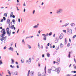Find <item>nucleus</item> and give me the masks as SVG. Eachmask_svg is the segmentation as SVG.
Masks as SVG:
<instances>
[{
	"mask_svg": "<svg viewBox=\"0 0 76 76\" xmlns=\"http://www.w3.org/2000/svg\"><path fill=\"white\" fill-rule=\"evenodd\" d=\"M1 32L3 34H1V37H4V35L6 34V31H5V29L4 28L3 29L2 31H1Z\"/></svg>",
	"mask_w": 76,
	"mask_h": 76,
	"instance_id": "f257e3e1",
	"label": "nucleus"
},
{
	"mask_svg": "<svg viewBox=\"0 0 76 76\" xmlns=\"http://www.w3.org/2000/svg\"><path fill=\"white\" fill-rule=\"evenodd\" d=\"M6 31L7 34H8V35L9 36H10V35L11 34V30H10L9 32V28L7 27L6 29Z\"/></svg>",
	"mask_w": 76,
	"mask_h": 76,
	"instance_id": "f03ea898",
	"label": "nucleus"
},
{
	"mask_svg": "<svg viewBox=\"0 0 76 76\" xmlns=\"http://www.w3.org/2000/svg\"><path fill=\"white\" fill-rule=\"evenodd\" d=\"M6 37H2L1 39V41H4V43H5V42H6Z\"/></svg>",
	"mask_w": 76,
	"mask_h": 76,
	"instance_id": "7ed1b4c3",
	"label": "nucleus"
},
{
	"mask_svg": "<svg viewBox=\"0 0 76 76\" xmlns=\"http://www.w3.org/2000/svg\"><path fill=\"white\" fill-rule=\"evenodd\" d=\"M67 33L68 35H70V34H72V30L70 29L69 30H68Z\"/></svg>",
	"mask_w": 76,
	"mask_h": 76,
	"instance_id": "20e7f679",
	"label": "nucleus"
},
{
	"mask_svg": "<svg viewBox=\"0 0 76 76\" xmlns=\"http://www.w3.org/2000/svg\"><path fill=\"white\" fill-rule=\"evenodd\" d=\"M31 58H29L28 61L27 60L26 61V63H27L28 64L31 63Z\"/></svg>",
	"mask_w": 76,
	"mask_h": 76,
	"instance_id": "39448f33",
	"label": "nucleus"
},
{
	"mask_svg": "<svg viewBox=\"0 0 76 76\" xmlns=\"http://www.w3.org/2000/svg\"><path fill=\"white\" fill-rule=\"evenodd\" d=\"M63 36H64V35L63 34H61L59 36V38L60 39H62L63 37Z\"/></svg>",
	"mask_w": 76,
	"mask_h": 76,
	"instance_id": "423d86ee",
	"label": "nucleus"
},
{
	"mask_svg": "<svg viewBox=\"0 0 76 76\" xmlns=\"http://www.w3.org/2000/svg\"><path fill=\"white\" fill-rule=\"evenodd\" d=\"M60 59L59 58H58L57 59V61L56 62V63L57 64H59L60 63Z\"/></svg>",
	"mask_w": 76,
	"mask_h": 76,
	"instance_id": "0eeeda50",
	"label": "nucleus"
},
{
	"mask_svg": "<svg viewBox=\"0 0 76 76\" xmlns=\"http://www.w3.org/2000/svg\"><path fill=\"white\" fill-rule=\"evenodd\" d=\"M56 68L54 67H52L51 68V70H52L53 71H56Z\"/></svg>",
	"mask_w": 76,
	"mask_h": 76,
	"instance_id": "6e6552de",
	"label": "nucleus"
},
{
	"mask_svg": "<svg viewBox=\"0 0 76 76\" xmlns=\"http://www.w3.org/2000/svg\"><path fill=\"white\" fill-rule=\"evenodd\" d=\"M55 71L56 72H57L58 73H59L60 72V70H59V69H58V68H56Z\"/></svg>",
	"mask_w": 76,
	"mask_h": 76,
	"instance_id": "1a4fd4ad",
	"label": "nucleus"
},
{
	"mask_svg": "<svg viewBox=\"0 0 76 76\" xmlns=\"http://www.w3.org/2000/svg\"><path fill=\"white\" fill-rule=\"evenodd\" d=\"M10 28H11L12 29H13V28L14 30H15V29H16V28L14 27V25H13L12 26H10Z\"/></svg>",
	"mask_w": 76,
	"mask_h": 76,
	"instance_id": "9d476101",
	"label": "nucleus"
},
{
	"mask_svg": "<svg viewBox=\"0 0 76 76\" xmlns=\"http://www.w3.org/2000/svg\"><path fill=\"white\" fill-rule=\"evenodd\" d=\"M58 39H57V38H56L55 39V42L56 43H57L58 42Z\"/></svg>",
	"mask_w": 76,
	"mask_h": 76,
	"instance_id": "9b49d317",
	"label": "nucleus"
},
{
	"mask_svg": "<svg viewBox=\"0 0 76 76\" xmlns=\"http://www.w3.org/2000/svg\"><path fill=\"white\" fill-rule=\"evenodd\" d=\"M64 46V45H63V43H61L60 44V47L61 48H62V47H63V46Z\"/></svg>",
	"mask_w": 76,
	"mask_h": 76,
	"instance_id": "f8f14e48",
	"label": "nucleus"
},
{
	"mask_svg": "<svg viewBox=\"0 0 76 76\" xmlns=\"http://www.w3.org/2000/svg\"><path fill=\"white\" fill-rule=\"evenodd\" d=\"M9 50H11L12 51H13V48H12V47H10L9 48Z\"/></svg>",
	"mask_w": 76,
	"mask_h": 76,
	"instance_id": "ddd939ff",
	"label": "nucleus"
},
{
	"mask_svg": "<svg viewBox=\"0 0 76 76\" xmlns=\"http://www.w3.org/2000/svg\"><path fill=\"white\" fill-rule=\"evenodd\" d=\"M71 54V52H69V55H68V57L69 58H70V54Z\"/></svg>",
	"mask_w": 76,
	"mask_h": 76,
	"instance_id": "4468645a",
	"label": "nucleus"
},
{
	"mask_svg": "<svg viewBox=\"0 0 76 76\" xmlns=\"http://www.w3.org/2000/svg\"><path fill=\"white\" fill-rule=\"evenodd\" d=\"M13 15V12H11L10 14V18H12V15Z\"/></svg>",
	"mask_w": 76,
	"mask_h": 76,
	"instance_id": "2eb2a0df",
	"label": "nucleus"
},
{
	"mask_svg": "<svg viewBox=\"0 0 76 76\" xmlns=\"http://www.w3.org/2000/svg\"><path fill=\"white\" fill-rule=\"evenodd\" d=\"M7 23L9 24L10 23V20L8 19L7 21Z\"/></svg>",
	"mask_w": 76,
	"mask_h": 76,
	"instance_id": "dca6fc26",
	"label": "nucleus"
},
{
	"mask_svg": "<svg viewBox=\"0 0 76 76\" xmlns=\"http://www.w3.org/2000/svg\"><path fill=\"white\" fill-rule=\"evenodd\" d=\"M56 50H58L59 48V46H57L56 47Z\"/></svg>",
	"mask_w": 76,
	"mask_h": 76,
	"instance_id": "f3484780",
	"label": "nucleus"
},
{
	"mask_svg": "<svg viewBox=\"0 0 76 76\" xmlns=\"http://www.w3.org/2000/svg\"><path fill=\"white\" fill-rule=\"evenodd\" d=\"M42 74H41L40 72H38V76H41Z\"/></svg>",
	"mask_w": 76,
	"mask_h": 76,
	"instance_id": "a211bd4d",
	"label": "nucleus"
},
{
	"mask_svg": "<svg viewBox=\"0 0 76 76\" xmlns=\"http://www.w3.org/2000/svg\"><path fill=\"white\" fill-rule=\"evenodd\" d=\"M43 39L45 41H46V40H47V38L46 37L44 36V37L43 38Z\"/></svg>",
	"mask_w": 76,
	"mask_h": 76,
	"instance_id": "6ab92c4d",
	"label": "nucleus"
},
{
	"mask_svg": "<svg viewBox=\"0 0 76 76\" xmlns=\"http://www.w3.org/2000/svg\"><path fill=\"white\" fill-rule=\"evenodd\" d=\"M41 76H45V73H42V75Z\"/></svg>",
	"mask_w": 76,
	"mask_h": 76,
	"instance_id": "aec40b11",
	"label": "nucleus"
},
{
	"mask_svg": "<svg viewBox=\"0 0 76 76\" xmlns=\"http://www.w3.org/2000/svg\"><path fill=\"white\" fill-rule=\"evenodd\" d=\"M48 73H51V69H48Z\"/></svg>",
	"mask_w": 76,
	"mask_h": 76,
	"instance_id": "412c9836",
	"label": "nucleus"
},
{
	"mask_svg": "<svg viewBox=\"0 0 76 76\" xmlns=\"http://www.w3.org/2000/svg\"><path fill=\"white\" fill-rule=\"evenodd\" d=\"M11 61H12V63L13 64V63L15 62V61L13 59H11Z\"/></svg>",
	"mask_w": 76,
	"mask_h": 76,
	"instance_id": "4be33fe9",
	"label": "nucleus"
},
{
	"mask_svg": "<svg viewBox=\"0 0 76 76\" xmlns=\"http://www.w3.org/2000/svg\"><path fill=\"white\" fill-rule=\"evenodd\" d=\"M71 25L72 26H75V24L73 23H72L71 24Z\"/></svg>",
	"mask_w": 76,
	"mask_h": 76,
	"instance_id": "5701e85b",
	"label": "nucleus"
},
{
	"mask_svg": "<svg viewBox=\"0 0 76 76\" xmlns=\"http://www.w3.org/2000/svg\"><path fill=\"white\" fill-rule=\"evenodd\" d=\"M47 56V57H49L50 56V55L49 54V53H48Z\"/></svg>",
	"mask_w": 76,
	"mask_h": 76,
	"instance_id": "b1692460",
	"label": "nucleus"
},
{
	"mask_svg": "<svg viewBox=\"0 0 76 76\" xmlns=\"http://www.w3.org/2000/svg\"><path fill=\"white\" fill-rule=\"evenodd\" d=\"M30 72V70H29L28 71V75H27V76H29V73Z\"/></svg>",
	"mask_w": 76,
	"mask_h": 76,
	"instance_id": "393cba45",
	"label": "nucleus"
},
{
	"mask_svg": "<svg viewBox=\"0 0 76 76\" xmlns=\"http://www.w3.org/2000/svg\"><path fill=\"white\" fill-rule=\"evenodd\" d=\"M28 47L29 49H31V46L28 45Z\"/></svg>",
	"mask_w": 76,
	"mask_h": 76,
	"instance_id": "a878e982",
	"label": "nucleus"
},
{
	"mask_svg": "<svg viewBox=\"0 0 76 76\" xmlns=\"http://www.w3.org/2000/svg\"><path fill=\"white\" fill-rule=\"evenodd\" d=\"M33 28H38V26L36 25V26H34L33 27Z\"/></svg>",
	"mask_w": 76,
	"mask_h": 76,
	"instance_id": "bb28decb",
	"label": "nucleus"
},
{
	"mask_svg": "<svg viewBox=\"0 0 76 76\" xmlns=\"http://www.w3.org/2000/svg\"><path fill=\"white\" fill-rule=\"evenodd\" d=\"M48 36V34L47 33L45 36L44 37H47Z\"/></svg>",
	"mask_w": 76,
	"mask_h": 76,
	"instance_id": "cd10ccee",
	"label": "nucleus"
},
{
	"mask_svg": "<svg viewBox=\"0 0 76 76\" xmlns=\"http://www.w3.org/2000/svg\"><path fill=\"white\" fill-rule=\"evenodd\" d=\"M61 11H62V10L61 9L59 10V11H58V12H57V13H59V12H60Z\"/></svg>",
	"mask_w": 76,
	"mask_h": 76,
	"instance_id": "c85d7f7f",
	"label": "nucleus"
},
{
	"mask_svg": "<svg viewBox=\"0 0 76 76\" xmlns=\"http://www.w3.org/2000/svg\"><path fill=\"white\" fill-rule=\"evenodd\" d=\"M70 45V44L69 43H68L67 44V46L69 47Z\"/></svg>",
	"mask_w": 76,
	"mask_h": 76,
	"instance_id": "c756f323",
	"label": "nucleus"
},
{
	"mask_svg": "<svg viewBox=\"0 0 76 76\" xmlns=\"http://www.w3.org/2000/svg\"><path fill=\"white\" fill-rule=\"evenodd\" d=\"M76 37V35H75L72 38L74 39Z\"/></svg>",
	"mask_w": 76,
	"mask_h": 76,
	"instance_id": "7c9ffc66",
	"label": "nucleus"
},
{
	"mask_svg": "<svg viewBox=\"0 0 76 76\" xmlns=\"http://www.w3.org/2000/svg\"><path fill=\"white\" fill-rule=\"evenodd\" d=\"M51 35H52V32H50L49 34V36H50Z\"/></svg>",
	"mask_w": 76,
	"mask_h": 76,
	"instance_id": "2f4dec72",
	"label": "nucleus"
},
{
	"mask_svg": "<svg viewBox=\"0 0 76 76\" xmlns=\"http://www.w3.org/2000/svg\"><path fill=\"white\" fill-rule=\"evenodd\" d=\"M4 16L5 17H7V13H5L4 14Z\"/></svg>",
	"mask_w": 76,
	"mask_h": 76,
	"instance_id": "473e14b6",
	"label": "nucleus"
},
{
	"mask_svg": "<svg viewBox=\"0 0 76 76\" xmlns=\"http://www.w3.org/2000/svg\"><path fill=\"white\" fill-rule=\"evenodd\" d=\"M8 73L9 75H11V73H10V71H8Z\"/></svg>",
	"mask_w": 76,
	"mask_h": 76,
	"instance_id": "72a5a7b5",
	"label": "nucleus"
},
{
	"mask_svg": "<svg viewBox=\"0 0 76 76\" xmlns=\"http://www.w3.org/2000/svg\"><path fill=\"white\" fill-rule=\"evenodd\" d=\"M3 64V63L1 61V60L0 61V64Z\"/></svg>",
	"mask_w": 76,
	"mask_h": 76,
	"instance_id": "f704fd0d",
	"label": "nucleus"
},
{
	"mask_svg": "<svg viewBox=\"0 0 76 76\" xmlns=\"http://www.w3.org/2000/svg\"><path fill=\"white\" fill-rule=\"evenodd\" d=\"M3 19H4V20H6V18H5V17H3Z\"/></svg>",
	"mask_w": 76,
	"mask_h": 76,
	"instance_id": "c9c22d12",
	"label": "nucleus"
},
{
	"mask_svg": "<svg viewBox=\"0 0 76 76\" xmlns=\"http://www.w3.org/2000/svg\"><path fill=\"white\" fill-rule=\"evenodd\" d=\"M12 16L13 18H15V16L14 15H13Z\"/></svg>",
	"mask_w": 76,
	"mask_h": 76,
	"instance_id": "e433bc0d",
	"label": "nucleus"
},
{
	"mask_svg": "<svg viewBox=\"0 0 76 76\" xmlns=\"http://www.w3.org/2000/svg\"><path fill=\"white\" fill-rule=\"evenodd\" d=\"M53 46V45H52L50 44V48H52V47Z\"/></svg>",
	"mask_w": 76,
	"mask_h": 76,
	"instance_id": "4c0bfd02",
	"label": "nucleus"
},
{
	"mask_svg": "<svg viewBox=\"0 0 76 76\" xmlns=\"http://www.w3.org/2000/svg\"><path fill=\"white\" fill-rule=\"evenodd\" d=\"M22 42H23V43H25V41H24V39H23V40L22 41Z\"/></svg>",
	"mask_w": 76,
	"mask_h": 76,
	"instance_id": "58836bf2",
	"label": "nucleus"
},
{
	"mask_svg": "<svg viewBox=\"0 0 76 76\" xmlns=\"http://www.w3.org/2000/svg\"><path fill=\"white\" fill-rule=\"evenodd\" d=\"M38 65L39 67H40V66L41 65V64H39V63L38 64Z\"/></svg>",
	"mask_w": 76,
	"mask_h": 76,
	"instance_id": "ea45409f",
	"label": "nucleus"
},
{
	"mask_svg": "<svg viewBox=\"0 0 76 76\" xmlns=\"http://www.w3.org/2000/svg\"><path fill=\"white\" fill-rule=\"evenodd\" d=\"M63 32H65V33H66V30H64L63 31Z\"/></svg>",
	"mask_w": 76,
	"mask_h": 76,
	"instance_id": "a19ab883",
	"label": "nucleus"
},
{
	"mask_svg": "<svg viewBox=\"0 0 76 76\" xmlns=\"http://www.w3.org/2000/svg\"><path fill=\"white\" fill-rule=\"evenodd\" d=\"M1 22H3V19H2L1 21Z\"/></svg>",
	"mask_w": 76,
	"mask_h": 76,
	"instance_id": "79ce46f5",
	"label": "nucleus"
},
{
	"mask_svg": "<svg viewBox=\"0 0 76 76\" xmlns=\"http://www.w3.org/2000/svg\"><path fill=\"white\" fill-rule=\"evenodd\" d=\"M23 6H25L26 5L25 4V3H24L23 4Z\"/></svg>",
	"mask_w": 76,
	"mask_h": 76,
	"instance_id": "37998d69",
	"label": "nucleus"
},
{
	"mask_svg": "<svg viewBox=\"0 0 76 76\" xmlns=\"http://www.w3.org/2000/svg\"><path fill=\"white\" fill-rule=\"evenodd\" d=\"M35 10H34L33 12V14H34L35 13Z\"/></svg>",
	"mask_w": 76,
	"mask_h": 76,
	"instance_id": "c03bdc74",
	"label": "nucleus"
},
{
	"mask_svg": "<svg viewBox=\"0 0 76 76\" xmlns=\"http://www.w3.org/2000/svg\"><path fill=\"white\" fill-rule=\"evenodd\" d=\"M65 42L67 41V39H66V38H65Z\"/></svg>",
	"mask_w": 76,
	"mask_h": 76,
	"instance_id": "a18cd8bd",
	"label": "nucleus"
},
{
	"mask_svg": "<svg viewBox=\"0 0 76 76\" xmlns=\"http://www.w3.org/2000/svg\"><path fill=\"white\" fill-rule=\"evenodd\" d=\"M15 20H12V22H13V23H15Z\"/></svg>",
	"mask_w": 76,
	"mask_h": 76,
	"instance_id": "49530a36",
	"label": "nucleus"
},
{
	"mask_svg": "<svg viewBox=\"0 0 76 76\" xmlns=\"http://www.w3.org/2000/svg\"><path fill=\"white\" fill-rule=\"evenodd\" d=\"M21 61L22 63H23V60H21Z\"/></svg>",
	"mask_w": 76,
	"mask_h": 76,
	"instance_id": "de8ad7c7",
	"label": "nucleus"
},
{
	"mask_svg": "<svg viewBox=\"0 0 76 76\" xmlns=\"http://www.w3.org/2000/svg\"><path fill=\"white\" fill-rule=\"evenodd\" d=\"M20 18L18 19V22H20Z\"/></svg>",
	"mask_w": 76,
	"mask_h": 76,
	"instance_id": "09e8293b",
	"label": "nucleus"
},
{
	"mask_svg": "<svg viewBox=\"0 0 76 76\" xmlns=\"http://www.w3.org/2000/svg\"><path fill=\"white\" fill-rule=\"evenodd\" d=\"M38 47L39 48L40 46H39V43H38Z\"/></svg>",
	"mask_w": 76,
	"mask_h": 76,
	"instance_id": "8fccbe9b",
	"label": "nucleus"
},
{
	"mask_svg": "<svg viewBox=\"0 0 76 76\" xmlns=\"http://www.w3.org/2000/svg\"><path fill=\"white\" fill-rule=\"evenodd\" d=\"M41 48H42V49L43 48V47L42 46H41L40 47Z\"/></svg>",
	"mask_w": 76,
	"mask_h": 76,
	"instance_id": "3c124183",
	"label": "nucleus"
},
{
	"mask_svg": "<svg viewBox=\"0 0 76 76\" xmlns=\"http://www.w3.org/2000/svg\"><path fill=\"white\" fill-rule=\"evenodd\" d=\"M6 49V47L5 46L4 48V50H5V49Z\"/></svg>",
	"mask_w": 76,
	"mask_h": 76,
	"instance_id": "603ef678",
	"label": "nucleus"
},
{
	"mask_svg": "<svg viewBox=\"0 0 76 76\" xmlns=\"http://www.w3.org/2000/svg\"><path fill=\"white\" fill-rule=\"evenodd\" d=\"M73 73H76V71H73Z\"/></svg>",
	"mask_w": 76,
	"mask_h": 76,
	"instance_id": "864d4df0",
	"label": "nucleus"
},
{
	"mask_svg": "<svg viewBox=\"0 0 76 76\" xmlns=\"http://www.w3.org/2000/svg\"><path fill=\"white\" fill-rule=\"evenodd\" d=\"M10 67H11L12 68H13V66H12V65H10Z\"/></svg>",
	"mask_w": 76,
	"mask_h": 76,
	"instance_id": "5fc2aeb1",
	"label": "nucleus"
},
{
	"mask_svg": "<svg viewBox=\"0 0 76 76\" xmlns=\"http://www.w3.org/2000/svg\"><path fill=\"white\" fill-rule=\"evenodd\" d=\"M38 32L39 34H40V33L41 32V31H40V30Z\"/></svg>",
	"mask_w": 76,
	"mask_h": 76,
	"instance_id": "6e6d98bb",
	"label": "nucleus"
},
{
	"mask_svg": "<svg viewBox=\"0 0 76 76\" xmlns=\"http://www.w3.org/2000/svg\"><path fill=\"white\" fill-rule=\"evenodd\" d=\"M53 48H55V46L54 45H53Z\"/></svg>",
	"mask_w": 76,
	"mask_h": 76,
	"instance_id": "4d7b16f0",
	"label": "nucleus"
},
{
	"mask_svg": "<svg viewBox=\"0 0 76 76\" xmlns=\"http://www.w3.org/2000/svg\"><path fill=\"white\" fill-rule=\"evenodd\" d=\"M15 63H16V64H18V62H16Z\"/></svg>",
	"mask_w": 76,
	"mask_h": 76,
	"instance_id": "13d9d810",
	"label": "nucleus"
},
{
	"mask_svg": "<svg viewBox=\"0 0 76 76\" xmlns=\"http://www.w3.org/2000/svg\"><path fill=\"white\" fill-rule=\"evenodd\" d=\"M72 66V64H70V65L69 66V67H70V66Z\"/></svg>",
	"mask_w": 76,
	"mask_h": 76,
	"instance_id": "bf43d9fd",
	"label": "nucleus"
},
{
	"mask_svg": "<svg viewBox=\"0 0 76 76\" xmlns=\"http://www.w3.org/2000/svg\"><path fill=\"white\" fill-rule=\"evenodd\" d=\"M16 8H17V9L18 10V11L19 10V9H18V7H17Z\"/></svg>",
	"mask_w": 76,
	"mask_h": 76,
	"instance_id": "052dcab7",
	"label": "nucleus"
},
{
	"mask_svg": "<svg viewBox=\"0 0 76 76\" xmlns=\"http://www.w3.org/2000/svg\"><path fill=\"white\" fill-rule=\"evenodd\" d=\"M67 43V41L65 42V44H66Z\"/></svg>",
	"mask_w": 76,
	"mask_h": 76,
	"instance_id": "680f3d73",
	"label": "nucleus"
},
{
	"mask_svg": "<svg viewBox=\"0 0 76 76\" xmlns=\"http://www.w3.org/2000/svg\"><path fill=\"white\" fill-rule=\"evenodd\" d=\"M56 63V62L55 61H54L53 62V64H55V63Z\"/></svg>",
	"mask_w": 76,
	"mask_h": 76,
	"instance_id": "e2e57ef3",
	"label": "nucleus"
},
{
	"mask_svg": "<svg viewBox=\"0 0 76 76\" xmlns=\"http://www.w3.org/2000/svg\"><path fill=\"white\" fill-rule=\"evenodd\" d=\"M42 35L44 37V36H45V34H43Z\"/></svg>",
	"mask_w": 76,
	"mask_h": 76,
	"instance_id": "0e129e2a",
	"label": "nucleus"
},
{
	"mask_svg": "<svg viewBox=\"0 0 76 76\" xmlns=\"http://www.w3.org/2000/svg\"><path fill=\"white\" fill-rule=\"evenodd\" d=\"M17 68H18H18H19V66H18V65H17Z\"/></svg>",
	"mask_w": 76,
	"mask_h": 76,
	"instance_id": "69168bd1",
	"label": "nucleus"
},
{
	"mask_svg": "<svg viewBox=\"0 0 76 76\" xmlns=\"http://www.w3.org/2000/svg\"><path fill=\"white\" fill-rule=\"evenodd\" d=\"M42 57H44V55L43 54L42 55Z\"/></svg>",
	"mask_w": 76,
	"mask_h": 76,
	"instance_id": "338daca9",
	"label": "nucleus"
},
{
	"mask_svg": "<svg viewBox=\"0 0 76 76\" xmlns=\"http://www.w3.org/2000/svg\"><path fill=\"white\" fill-rule=\"evenodd\" d=\"M50 45V43H48V46H49Z\"/></svg>",
	"mask_w": 76,
	"mask_h": 76,
	"instance_id": "774afa93",
	"label": "nucleus"
}]
</instances>
